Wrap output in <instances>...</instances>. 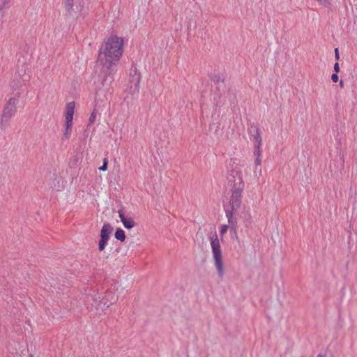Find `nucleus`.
I'll return each mask as SVG.
<instances>
[{"label": "nucleus", "instance_id": "1", "mask_svg": "<svg viewBox=\"0 0 357 357\" xmlns=\"http://www.w3.org/2000/svg\"><path fill=\"white\" fill-rule=\"evenodd\" d=\"M123 40L114 36L108 40L100 47L97 66L100 68V76L103 86H109L113 82V75L117 70V62L123 53Z\"/></svg>", "mask_w": 357, "mask_h": 357}, {"label": "nucleus", "instance_id": "2", "mask_svg": "<svg viewBox=\"0 0 357 357\" xmlns=\"http://www.w3.org/2000/svg\"><path fill=\"white\" fill-rule=\"evenodd\" d=\"M227 178L228 183L231 187V195L229 201L230 210L237 211L242 202L244 182L241 172L237 169H232Z\"/></svg>", "mask_w": 357, "mask_h": 357}, {"label": "nucleus", "instance_id": "3", "mask_svg": "<svg viewBox=\"0 0 357 357\" xmlns=\"http://www.w3.org/2000/svg\"><path fill=\"white\" fill-rule=\"evenodd\" d=\"M211 246L214 259V264L218 271V276L222 278L224 275V263L220 244L216 232L210 236Z\"/></svg>", "mask_w": 357, "mask_h": 357}, {"label": "nucleus", "instance_id": "4", "mask_svg": "<svg viewBox=\"0 0 357 357\" xmlns=\"http://www.w3.org/2000/svg\"><path fill=\"white\" fill-rule=\"evenodd\" d=\"M17 102L18 100L17 98H10L6 103L0 120L1 130H3L5 128V127L8 125V123L9 122L12 116L15 115L17 110L16 105Z\"/></svg>", "mask_w": 357, "mask_h": 357}, {"label": "nucleus", "instance_id": "5", "mask_svg": "<svg viewBox=\"0 0 357 357\" xmlns=\"http://www.w3.org/2000/svg\"><path fill=\"white\" fill-rule=\"evenodd\" d=\"M75 102H70L66 105L65 130L62 139H68L72 132L73 119L74 114Z\"/></svg>", "mask_w": 357, "mask_h": 357}, {"label": "nucleus", "instance_id": "6", "mask_svg": "<svg viewBox=\"0 0 357 357\" xmlns=\"http://www.w3.org/2000/svg\"><path fill=\"white\" fill-rule=\"evenodd\" d=\"M112 230L113 228L110 224L105 223L103 225L100 231V240L98 243V249L100 251L105 250Z\"/></svg>", "mask_w": 357, "mask_h": 357}, {"label": "nucleus", "instance_id": "7", "mask_svg": "<svg viewBox=\"0 0 357 357\" xmlns=\"http://www.w3.org/2000/svg\"><path fill=\"white\" fill-rule=\"evenodd\" d=\"M141 79V74L135 66H132L130 70L129 82L130 88L134 87L135 91H138L139 89V83Z\"/></svg>", "mask_w": 357, "mask_h": 357}, {"label": "nucleus", "instance_id": "8", "mask_svg": "<svg viewBox=\"0 0 357 357\" xmlns=\"http://www.w3.org/2000/svg\"><path fill=\"white\" fill-rule=\"evenodd\" d=\"M236 211L233 210H227L226 211V216L228 219V223L230 228V231L236 235V228H237V219L234 217V213Z\"/></svg>", "mask_w": 357, "mask_h": 357}, {"label": "nucleus", "instance_id": "9", "mask_svg": "<svg viewBox=\"0 0 357 357\" xmlns=\"http://www.w3.org/2000/svg\"><path fill=\"white\" fill-rule=\"evenodd\" d=\"M118 213L125 228L130 229L135 227L136 223L133 221L132 218H126L124 215L123 210H119Z\"/></svg>", "mask_w": 357, "mask_h": 357}, {"label": "nucleus", "instance_id": "10", "mask_svg": "<svg viewBox=\"0 0 357 357\" xmlns=\"http://www.w3.org/2000/svg\"><path fill=\"white\" fill-rule=\"evenodd\" d=\"M110 296H111V299L109 301V303H108L109 299L107 298H102V300H106V301H100L99 303L97 304V307H101L100 305L102 303L103 304V307H108L110 304L115 303L117 300V297L115 296V294L113 292L107 291V297Z\"/></svg>", "mask_w": 357, "mask_h": 357}, {"label": "nucleus", "instance_id": "11", "mask_svg": "<svg viewBox=\"0 0 357 357\" xmlns=\"http://www.w3.org/2000/svg\"><path fill=\"white\" fill-rule=\"evenodd\" d=\"M114 236H115V238L121 241V242H123L126 239V234H125V232L123 229H120V228H118L116 231H115V234H114Z\"/></svg>", "mask_w": 357, "mask_h": 357}, {"label": "nucleus", "instance_id": "12", "mask_svg": "<svg viewBox=\"0 0 357 357\" xmlns=\"http://www.w3.org/2000/svg\"><path fill=\"white\" fill-rule=\"evenodd\" d=\"M65 7L66 10L70 15H72V10L73 7V0H65Z\"/></svg>", "mask_w": 357, "mask_h": 357}, {"label": "nucleus", "instance_id": "13", "mask_svg": "<svg viewBox=\"0 0 357 357\" xmlns=\"http://www.w3.org/2000/svg\"><path fill=\"white\" fill-rule=\"evenodd\" d=\"M255 139L256 142H257V146H261V137L259 133V130L257 129V135H255Z\"/></svg>", "mask_w": 357, "mask_h": 357}, {"label": "nucleus", "instance_id": "14", "mask_svg": "<svg viewBox=\"0 0 357 357\" xmlns=\"http://www.w3.org/2000/svg\"><path fill=\"white\" fill-rule=\"evenodd\" d=\"M96 118V109H94L93 111V112L91 113V116L89 117V125L92 124L95 121Z\"/></svg>", "mask_w": 357, "mask_h": 357}, {"label": "nucleus", "instance_id": "15", "mask_svg": "<svg viewBox=\"0 0 357 357\" xmlns=\"http://www.w3.org/2000/svg\"><path fill=\"white\" fill-rule=\"evenodd\" d=\"M229 227V226L228 225H222L220 231V235L223 236L225 234H226Z\"/></svg>", "mask_w": 357, "mask_h": 357}, {"label": "nucleus", "instance_id": "16", "mask_svg": "<svg viewBox=\"0 0 357 357\" xmlns=\"http://www.w3.org/2000/svg\"><path fill=\"white\" fill-rule=\"evenodd\" d=\"M107 164H108L107 159L105 158L103 160V165L100 167H99V170L100 171H106L107 169Z\"/></svg>", "mask_w": 357, "mask_h": 357}, {"label": "nucleus", "instance_id": "17", "mask_svg": "<svg viewBox=\"0 0 357 357\" xmlns=\"http://www.w3.org/2000/svg\"><path fill=\"white\" fill-rule=\"evenodd\" d=\"M320 5L328 7L330 5V0H316Z\"/></svg>", "mask_w": 357, "mask_h": 357}, {"label": "nucleus", "instance_id": "18", "mask_svg": "<svg viewBox=\"0 0 357 357\" xmlns=\"http://www.w3.org/2000/svg\"><path fill=\"white\" fill-rule=\"evenodd\" d=\"M254 153H255V155L261 157L260 146H257V145L256 146V149L254 151Z\"/></svg>", "mask_w": 357, "mask_h": 357}, {"label": "nucleus", "instance_id": "19", "mask_svg": "<svg viewBox=\"0 0 357 357\" xmlns=\"http://www.w3.org/2000/svg\"><path fill=\"white\" fill-rule=\"evenodd\" d=\"M331 79L333 82H337L339 79L338 75L336 73H333L331 76Z\"/></svg>", "mask_w": 357, "mask_h": 357}, {"label": "nucleus", "instance_id": "20", "mask_svg": "<svg viewBox=\"0 0 357 357\" xmlns=\"http://www.w3.org/2000/svg\"><path fill=\"white\" fill-rule=\"evenodd\" d=\"M335 57L336 60H338L340 59V54H339V50L338 48L335 49Z\"/></svg>", "mask_w": 357, "mask_h": 357}, {"label": "nucleus", "instance_id": "21", "mask_svg": "<svg viewBox=\"0 0 357 357\" xmlns=\"http://www.w3.org/2000/svg\"><path fill=\"white\" fill-rule=\"evenodd\" d=\"M334 70L335 73H338L340 71V66L337 62L334 64Z\"/></svg>", "mask_w": 357, "mask_h": 357}, {"label": "nucleus", "instance_id": "22", "mask_svg": "<svg viewBox=\"0 0 357 357\" xmlns=\"http://www.w3.org/2000/svg\"><path fill=\"white\" fill-rule=\"evenodd\" d=\"M261 158L259 156H256V160H255L256 165H261Z\"/></svg>", "mask_w": 357, "mask_h": 357}, {"label": "nucleus", "instance_id": "23", "mask_svg": "<svg viewBox=\"0 0 357 357\" xmlns=\"http://www.w3.org/2000/svg\"><path fill=\"white\" fill-rule=\"evenodd\" d=\"M3 17V13H0V23H2Z\"/></svg>", "mask_w": 357, "mask_h": 357}, {"label": "nucleus", "instance_id": "24", "mask_svg": "<svg viewBox=\"0 0 357 357\" xmlns=\"http://www.w3.org/2000/svg\"><path fill=\"white\" fill-rule=\"evenodd\" d=\"M10 0H4L3 1V6H5L6 4L10 2Z\"/></svg>", "mask_w": 357, "mask_h": 357}, {"label": "nucleus", "instance_id": "25", "mask_svg": "<svg viewBox=\"0 0 357 357\" xmlns=\"http://www.w3.org/2000/svg\"><path fill=\"white\" fill-rule=\"evenodd\" d=\"M340 87H341V88H343V86H344V84H343L342 80H341V81L340 82Z\"/></svg>", "mask_w": 357, "mask_h": 357}, {"label": "nucleus", "instance_id": "26", "mask_svg": "<svg viewBox=\"0 0 357 357\" xmlns=\"http://www.w3.org/2000/svg\"><path fill=\"white\" fill-rule=\"evenodd\" d=\"M218 129H219V126H215V132H217Z\"/></svg>", "mask_w": 357, "mask_h": 357}, {"label": "nucleus", "instance_id": "27", "mask_svg": "<svg viewBox=\"0 0 357 357\" xmlns=\"http://www.w3.org/2000/svg\"><path fill=\"white\" fill-rule=\"evenodd\" d=\"M215 126V124H211V125L210 126V128H211V130H212V129H213V126Z\"/></svg>", "mask_w": 357, "mask_h": 357}, {"label": "nucleus", "instance_id": "28", "mask_svg": "<svg viewBox=\"0 0 357 357\" xmlns=\"http://www.w3.org/2000/svg\"><path fill=\"white\" fill-rule=\"evenodd\" d=\"M317 357H324V356L321 354H318Z\"/></svg>", "mask_w": 357, "mask_h": 357}]
</instances>
